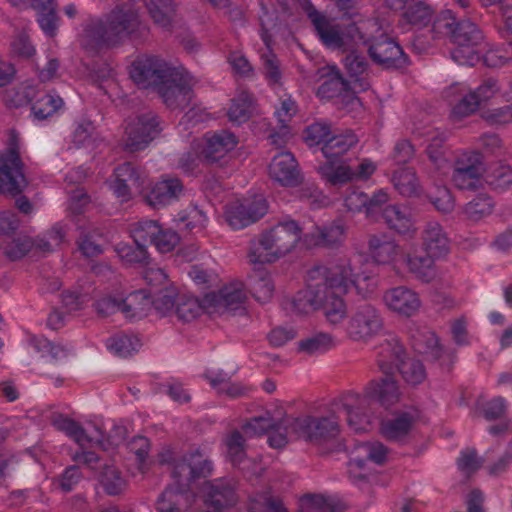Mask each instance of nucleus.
<instances>
[{
  "mask_svg": "<svg viewBox=\"0 0 512 512\" xmlns=\"http://www.w3.org/2000/svg\"><path fill=\"white\" fill-rule=\"evenodd\" d=\"M308 278L315 283H309L295 295L292 302L294 310L299 314H309L321 309L332 324L341 323L345 319L347 307L345 301L334 295L331 289L344 293L354 291L366 298L378 287L376 275L364 267L361 254L341 259L329 267H314L309 271Z\"/></svg>",
  "mask_w": 512,
  "mask_h": 512,
  "instance_id": "1",
  "label": "nucleus"
},
{
  "mask_svg": "<svg viewBox=\"0 0 512 512\" xmlns=\"http://www.w3.org/2000/svg\"><path fill=\"white\" fill-rule=\"evenodd\" d=\"M286 1L306 12L320 41L326 47L348 51L365 45L371 58L378 63L395 68L407 65V58L401 47L389 36L391 29L387 22L372 19L357 24L340 25L314 9L310 0Z\"/></svg>",
  "mask_w": 512,
  "mask_h": 512,
  "instance_id": "2",
  "label": "nucleus"
},
{
  "mask_svg": "<svg viewBox=\"0 0 512 512\" xmlns=\"http://www.w3.org/2000/svg\"><path fill=\"white\" fill-rule=\"evenodd\" d=\"M212 472V464L199 450L194 449L172 463V483L156 501L158 512H185L193 502H202L206 512H220L232 505L233 492L219 480L204 479Z\"/></svg>",
  "mask_w": 512,
  "mask_h": 512,
  "instance_id": "3",
  "label": "nucleus"
},
{
  "mask_svg": "<svg viewBox=\"0 0 512 512\" xmlns=\"http://www.w3.org/2000/svg\"><path fill=\"white\" fill-rule=\"evenodd\" d=\"M130 76L142 88H155L171 109H186L194 97V78L182 66L164 58L143 54L131 64Z\"/></svg>",
  "mask_w": 512,
  "mask_h": 512,
  "instance_id": "4",
  "label": "nucleus"
},
{
  "mask_svg": "<svg viewBox=\"0 0 512 512\" xmlns=\"http://www.w3.org/2000/svg\"><path fill=\"white\" fill-rule=\"evenodd\" d=\"M247 437H256L268 433L269 446L283 448L289 441L304 439L321 441L338 433V424L333 419H316L309 416L286 418L272 425L270 418H255L243 427Z\"/></svg>",
  "mask_w": 512,
  "mask_h": 512,
  "instance_id": "5",
  "label": "nucleus"
},
{
  "mask_svg": "<svg viewBox=\"0 0 512 512\" xmlns=\"http://www.w3.org/2000/svg\"><path fill=\"white\" fill-rule=\"evenodd\" d=\"M130 2L118 7L105 22L98 25V46L100 43L114 45L139 30L141 26L139 7H134L137 2H144L150 17L159 26L168 27L175 15L173 0H135Z\"/></svg>",
  "mask_w": 512,
  "mask_h": 512,
  "instance_id": "6",
  "label": "nucleus"
},
{
  "mask_svg": "<svg viewBox=\"0 0 512 512\" xmlns=\"http://www.w3.org/2000/svg\"><path fill=\"white\" fill-rule=\"evenodd\" d=\"M245 299L243 284L232 282L217 292L204 295L201 302L194 297L182 294L177 300L175 316L188 322L197 318L202 312L213 315H223L238 309Z\"/></svg>",
  "mask_w": 512,
  "mask_h": 512,
  "instance_id": "7",
  "label": "nucleus"
},
{
  "mask_svg": "<svg viewBox=\"0 0 512 512\" xmlns=\"http://www.w3.org/2000/svg\"><path fill=\"white\" fill-rule=\"evenodd\" d=\"M399 387L389 377L372 380L365 388L364 394H347L342 400V407L349 427L355 432H364L371 427L369 416L363 414L370 400L382 405H390L399 399Z\"/></svg>",
  "mask_w": 512,
  "mask_h": 512,
  "instance_id": "8",
  "label": "nucleus"
},
{
  "mask_svg": "<svg viewBox=\"0 0 512 512\" xmlns=\"http://www.w3.org/2000/svg\"><path fill=\"white\" fill-rule=\"evenodd\" d=\"M301 229L295 221L278 223L251 243L248 259L252 265L273 263L299 243Z\"/></svg>",
  "mask_w": 512,
  "mask_h": 512,
  "instance_id": "9",
  "label": "nucleus"
},
{
  "mask_svg": "<svg viewBox=\"0 0 512 512\" xmlns=\"http://www.w3.org/2000/svg\"><path fill=\"white\" fill-rule=\"evenodd\" d=\"M422 240L427 255H421L417 248L410 249L406 260L407 271L423 281H430L435 275L433 258L446 255L449 251L450 241L442 226L437 222H429L426 225L422 233Z\"/></svg>",
  "mask_w": 512,
  "mask_h": 512,
  "instance_id": "10",
  "label": "nucleus"
},
{
  "mask_svg": "<svg viewBox=\"0 0 512 512\" xmlns=\"http://www.w3.org/2000/svg\"><path fill=\"white\" fill-rule=\"evenodd\" d=\"M433 29L442 34L451 35L457 47L451 52L453 60L459 65H473L478 60L474 46L481 40L477 26L469 21L455 25L450 11L444 12L433 24Z\"/></svg>",
  "mask_w": 512,
  "mask_h": 512,
  "instance_id": "11",
  "label": "nucleus"
},
{
  "mask_svg": "<svg viewBox=\"0 0 512 512\" xmlns=\"http://www.w3.org/2000/svg\"><path fill=\"white\" fill-rule=\"evenodd\" d=\"M238 138L231 132L220 131L207 134L193 145V151L184 153L179 161L180 168L186 173H192L202 160L216 162L223 159L238 145Z\"/></svg>",
  "mask_w": 512,
  "mask_h": 512,
  "instance_id": "12",
  "label": "nucleus"
},
{
  "mask_svg": "<svg viewBox=\"0 0 512 512\" xmlns=\"http://www.w3.org/2000/svg\"><path fill=\"white\" fill-rule=\"evenodd\" d=\"M23 169L19 143L12 134L8 147L0 151V191L13 196L20 194L27 185Z\"/></svg>",
  "mask_w": 512,
  "mask_h": 512,
  "instance_id": "13",
  "label": "nucleus"
},
{
  "mask_svg": "<svg viewBox=\"0 0 512 512\" xmlns=\"http://www.w3.org/2000/svg\"><path fill=\"white\" fill-rule=\"evenodd\" d=\"M402 346L395 341L382 348L378 363L384 373H390L395 367L402 374L404 380L410 385H417L426 379V371L420 361L414 359L403 360Z\"/></svg>",
  "mask_w": 512,
  "mask_h": 512,
  "instance_id": "14",
  "label": "nucleus"
},
{
  "mask_svg": "<svg viewBox=\"0 0 512 512\" xmlns=\"http://www.w3.org/2000/svg\"><path fill=\"white\" fill-rule=\"evenodd\" d=\"M268 203L262 194L245 197L225 207L224 219L232 229H242L262 218Z\"/></svg>",
  "mask_w": 512,
  "mask_h": 512,
  "instance_id": "15",
  "label": "nucleus"
},
{
  "mask_svg": "<svg viewBox=\"0 0 512 512\" xmlns=\"http://www.w3.org/2000/svg\"><path fill=\"white\" fill-rule=\"evenodd\" d=\"M160 131L158 118L152 112L132 118L125 128L126 146L131 151L144 149L159 135Z\"/></svg>",
  "mask_w": 512,
  "mask_h": 512,
  "instance_id": "16",
  "label": "nucleus"
},
{
  "mask_svg": "<svg viewBox=\"0 0 512 512\" xmlns=\"http://www.w3.org/2000/svg\"><path fill=\"white\" fill-rule=\"evenodd\" d=\"M371 260L378 265H390L394 270H407V253L386 236H372L368 242Z\"/></svg>",
  "mask_w": 512,
  "mask_h": 512,
  "instance_id": "17",
  "label": "nucleus"
},
{
  "mask_svg": "<svg viewBox=\"0 0 512 512\" xmlns=\"http://www.w3.org/2000/svg\"><path fill=\"white\" fill-rule=\"evenodd\" d=\"M52 425L57 430L65 433L81 449V452L76 453L75 460L87 464L93 469V463L96 462V455L94 452L86 450V448L91 445V438L87 435L84 428L78 422L63 414L53 415Z\"/></svg>",
  "mask_w": 512,
  "mask_h": 512,
  "instance_id": "18",
  "label": "nucleus"
},
{
  "mask_svg": "<svg viewBox=\"0 0 512 512\" xmlns=\"http://www.w3.org/2000/svg\"><path fill=\"white\" fill-rule=\"evenodd\" d=\"M483 173L481 155L475 151H466L457 158L452 181L459 189H474L480 184Z\"/></svg>",
  "mask_w": 512,
  "mask_h": 512,
  "instance_id": "19",
  "label": "nucleus"
},
{
  "mask_svg": "<svg viewBox=\"0 0 512 512\" xmlns=\"http://www.w3.org/2000/svg\"><path fill=\"white\" fill-rule=\"evenodd\" d=\"M23 96V100H19L18 106L24 103H31V110L34 117L38 120H45L60 110L63 105V99L54 93H39L31 85H25L21 91L17 93Z\"/></svg>",
  "mask_w": 512,
  "mask_h": 512,
  "instance_id": "20",
  "label": "nucleus"
},
{
  "mask_svg": "<svg viewBox=\"0 0 512 512\" xmlns=\"http://www.w3.org/2000/svg\"><path fill=\"white\" fill-rule=\"evenodd\" d=\"M382 322L378 311L369 304L359 306L346 325L347 333L356 340L366 339L376 334Z\"/></svg>",
  "mask_w": 512,
  "mask_h": 512,
  "instance_id": "21",
  "label": "nucleus"
},
{
  "mask_svg": "<svg viewBox=\"0 0 512 512\" xmlns=\"http://www.w3.org/2000/svg\"><path fill=\"white\" fill-rule=\"evenodd\" d=\"M184 187L181 181L173 177H163L152 182L144 198L154 208H162L179 200Z\"/></svg>",
  "mask_w": 512,
  "mask_h": 512,
  "instance_id": "22",
  "label": "nucleus"
},
{
  "mask_svg": "<svg viewBox=\"0 0 512 512\" xmlns=\"http://www.w3.org/2000/svg\"><path fill=\"white\" fill-rule=\"evenodd\" d=\"M388 458L387 448L380 442H367L357 445L351 452L349 472L355 477H363L360 470L366 468L369 462L383 464Z\"/></svg>",
  "mask_w": 512,
  "mask_h": 512,
  "instance_id": "23",
  "label": "nucleus"
},
{
  "mask_svg": "<svg viewBox=\"0 0 512 512\" xmlns=\"http://www.w3.org/2000/svg\"><path fill=\"white\" fill-rule=\"evenodd\" d=\"M383 302L389 310L406 317L416 314L421 307L419 295L406 286L386 290Z\"/></svg>",
  "mask_w": 512,
  "mask_h": 512,
  "instance_id": "24",
  "label": "nucleus"
},
{
  "mask_svg": "<svg viewBox=\"0 0 512 512\" xmlns=\"http://www.w3.org/2000/svg\"><path fill=\"white\" fill-rule=\"evenodd\" d=\"M108 185L122 201L128 200L133 193H140L142 190L140 175L130 163L119 165L114 170Z\"/></svg>",
  "mask_w": 512,
  "mask_h": 512,
  "instance_id": "25",
  "label": "nucleus"
},
{
  "mask_svg": "<svg viewBox=\"0 0 512 512\" xmlns=\"http://www.w3.org/2000/svg\"><path fill=\"white\" fill-rule=\"evenodd\" d=\"M268 174L282 186L296 185L300 177L296 159L290 152L275 155L268 166Z\"/></svg>",
  "mask_w": 512,
  "mask_h": 512,
  "instance_id": "26",
  "label": "nucleus"
},
{
  "mask_svg": "<svg viewBox=\"0 0 512 512\" xmlns=\"http://www.w3.org/2000/svg\"><path fill=\"white\" fill-rule=\"evenodd\" d=\"M325 80L318 88L317 95L322 99H330L340 96L342 91L351 89L342 78L335 65H326L320 68L311 78L310 82Z\"/></svg>",
  "mask_w": 512,
  "mask_h": 512,
  "instance_id": "27",
  "label": "nucleus"
},
{
  "mask_svg": "<svg viewBox=\"0 0 512 512\" xmlns=\"http://www.w3.org/2000/svg\"><path fill=\"white\" fill-rule=\"evenodd\" d=\"M26 2L36 11V21L44 35L49 38L55 37L60 21L55 0H26Z\"/></svg>",
  "mask_w": 512,
  "mask_h": 512,
  "instance_id": "28",
  "label": "nucleus"
},
{
  "mask_svg": "<svg viewBox=\"0 0 512 512\" xmlns=\"http://www.w3.org/2000/svg\"><path fill=\"white\" fill-rule=\"evenodd\" d=\"M274 18L269 15L268 11L263 8V14L260 15V23L262 26L261 38L267 48V53L261 54L263 62V69L266 79L273 84L279 83L281 79V70L276 56L271 52V41L268 30L270 22H273Z\"/></svg>",
  "mask_w": 512,
  "mask_h": 512,
  "instance_id": "29",
  "label": "nucleus"
},
{
  "mask_svg": "<svg viewBox=\"0 0 512 512\" xmlns=\"http://www.w3.org/2000/svg\"><path fill=\"white\" fill-rule=\"evenodd\" d=\"M152 311V297L144 289L134 291L123 297L122 314L130 321L145 318Z\"/></svg>",
  "mask_w": 512,
  "mask_h": 512,
  "instance_id": "30",
  "label": "nucleus"
},
{
  "mask_svg": "<svg viewBox=\"0 0 512 512\" xmlns=\"http://www.w3.org/2000/svg\"><path fill=\"white\" fill-rule=\"evenodd\" d=\"M344 66L348 73V80H345L354 93L365 91L369 88L366 79L367 62L362 56L354 52L344 59Z\"/></svg>",
  "mask_w": 512,
  "mask_h": 512,
  "instance_id": "31",
  "label": "nucleus"
},
{
  "mask_svg": "<svg viewBox=\"0 0 512 512\" xmlns=\"http://www.w3.org/2000/svg\"><path fill=\"white\" fill-rule=\"evenodd\" d=\"M95 291L96 286L93 283L87 287L84 284H79L75 289L62 293V304L68 312L81 310L89 304L94 307L96 304Z\"/></svg>",
  "mask_w": 512,
  "mask_h": 512,
  "instance_id": "32",
  "label": "nucleus"
},
{
  "mask_svg": "<svg viewBox=\"0 0 512 512\" xmlns=\"http://www.w3.org/2000/svg\"><path fill=\"white\" fill-rule=\"evenodd\" d=\"M448 96L458 100L451 112V117L454 120H460L472 114L479 106V101L476 99V96L467 93L466 86L463 84L451 86L448 91Z\"/></svg>",
  "mask_w": 512,
  "mask_h": 512,
  "instance_id": "33",
  "label": "nucleus"
},
{
  "mask_svg": "<svg viewBox=\"0 0 512 512\" xmlns=\"http://www.w3.org/2000/svg\"><path fill=\"white\" fill-rule=\"evenodd\" d=\"M345 234V226L338 221H334L322 228L317 227L315 231L308 236L309 238H307L306 241L310 245L332 247L341 244L345 239Z\"/></svg>",
  "mask_w": 512,
  "mask_h": 512,
  "instance_id": "34",
  "label": "nucleus"
},
{
  "mask_svg": "<svg viewBox=\"0 0 512 512\" xmlns=\"http://www.w3.org/2000/svg\"><path fill=\"white\" fill-rule=\"evenodd\" d=\"M322 178L332 185H342L353 180L354 171L350 165L342 159H327L319 166Z\"/></svg>",
  "mask_w": 512,
  "mask_h": 512,
  "instance_id": "35",
  "label": "nucleus"
},
{
  "mask_svg": "<svg viewBox=\"0 0 512 512\" xmlns=\"http://www.w3.org/2000/svg\"><path fill=\"white\" fill-rule=\"evenodd\" d=\"M77 42L88 58L84 64L93 67L96 63V20L93 16H89L78 28Z\"/></svg>",
  "mask_w": 512,
  "mask_h": 512,
  "instance_id": "36",
  "label": "nucleus"
},
{
  "mask_svg": "<svg viewBox=\"0 0 512 512\" xmlns=\"http://www.w3.org/2000/svg\"><path fill=\"white\" fill-rule=\"evenodd\" d=\"M106 349L111 354L118 357H128L139 351L141 348V340L136 335L125 333H117L104 342Z\"/></svg>",
  "mask_w": 512,
  "mask_h": 512,
  "instance_id": "37",
  "label": "nucleus"
},
{
  "mask_svg": "<svg viewBox=\"0 0 512 512\" xmlns=\"http://www.w3.org/2000/svg\"><path fill=\"white\" fill-rule=\"evenodd\" d=\"M180 296H182V294L178 292L174 285H166L154 294L152 310L160 317L175 316L177 300Z\"/></svg>",
  "mask_w": 512,
  "mask_h": 512,
  "instance_id": "38",
  "label": "nucleus"
},
{
  "mask_svg": "<svg viewBox=\"0 0 512 512\" xmlns=\"http://www.w3.org/2000/svg\"><path fill=\"white\" fill-rule=\"evenodd\" d=\"M208 221L207 214L197 206L187 207L175 219V223L180 230H186L193 234L204 231Z\"/></svg>",
  "mask_w": 512,
  "mask_h": 512,
  "instance_id": "39",
  "label": "nucleus"
},
{
  "mask_svg": "<svg viewBox=\"0 0 512 512\" xmlns=\"http://www.w3.org/2000/svg\"><path fill=\"white\" fill-rule=\"evenodd\" d=\"M254 271L250 276L249 286L254 297L262 303L269 301L274 292V286L269 273L264 269H258V265H253Z\"/></svg>",
  "mask_w": 512,
  "mask_h": 512,
  "instance_id": "40",
  "label": "nucleus"
},
{
  "mask_svg": "<svg viewBox=\"0 0 512 512\" xmlns=\"http://www.w3.org/2000/svg\"><path fill=\"white\" fill-rule=\"evenodd\" d=\"M357 143V137L352 132L332 135L325 145L322 146V153L326 159H340L351 147Z\"/></svg>",
  "mask_w": 512,
  "mask_h": 512,
  "instance_id": "41",
  "label": "nucleus"
},
{
  "mask_svg": "<svg viewBox=\"0 0 512 512\" xmlns=\"http://www.w3.org/2000/svg\"><path fill=\"white\" fill-rule=\"evenodd\" d=\"M297 105L291 97H286L281 100L280 106L275 110V116L281 126L282 135L273 134L270 136L271 142L276 145H282L289 135L288 123L297 113Z\"/></svg>",
  "mask_w": 512,
  "mask_h": 512,
  "instance_id": "42",
  "label": "nucleus"
},
{
  "mask_svg": "<svg viewBox=\"0 0 512 512\" xmlns=\"http://www.w3.org/2000/svg\"><path fill=\"white\" fill-rule=\"evenodd\" d=\"M413 422L407 414H402L384 421L381 425V433L387 439L393 441L404 440L412 430Z\"/></svg>",
  "mask_w": 512,
  "mask_h": 512,
  "instance_id": "43",
  "label": "nucleus"
},
{
  "mask_svg": "<svg viewBox=\"0 0 512 512\" xmlns=\"http://www.w3.org/2000/svg\"><path fill=\"white\" fill-rule=\"evenodd\" d=\"M383 217L388 226L400 234H405L413 228L411 214L406 208L388 206L384 210Z\"/></svg>",
  "mask_w": 512,
  "mask_h": 512,
  "instance_id": "44",
  "label": "nucleus"
},
{
  "mask_svg": "<svg viewBox=\"0 0 512 512\" xmlns=\"http://www.w3.org/2000/svg\"><path fill=\"white\" fill-rule=\"evenodd\" d=\"M129 231L134 243L146 249L148 244H153L160 226L153 220H141L131 224Z\"/></svg>",
  "mask_w": 512,
  "mask_h": 512,
  "instance_id": "45",
  "label": "nucleus"
},
{
  "mask_svg": "<svg viewBox=\"0 0 512 512\" xmlns=\"http://www.w3.org/2000/svg\"><path fill=\"white\" fill-rule=\"evenodd\" d=\"M253 111V100L247 92H240L232 99L231 106L228 110L229 120L236 124L247 121Z\"/></svg>",
  "mask_w": 512,
  "mask_h": 512,
  "instance_id": "46",
  "label": "nucleus"
},
{
  "mask_svg": "<svg viewBox=\"0 0 512 512\" xmlns=\"http://www.w3.org/2000/svg\"><path fill=\"white\" fill-rule=\"evenodd\" d=\"M98 483L109 495H117L124 491L126 487L125 480L113 465H105L101 468L98 473Z\"/></svg>",
  "mask_w": 512,
  "mask_h": 512,
  "instance_id": "47",
  "label": "nucleus"
},
{
  "mask_svg": "<svg viewBox=\"0 0 512 512\" xmlns=\"http://www.w3.org/2000/svg\"><path fill=\"white\" fill-rule=\"evenodd\" d=\"M393 183L400 194L413 196L418 192V180L410 168H400L393 175Z\"/></svg>",
  "mask_w": 512,
  "mask_h": 512,
  "instance_id": "48",
  "label": "nucleus"
},
{
  "mask_svg": "<svg viewBox=\"0 0 512 512\" xmlns=\"http://www.w3.org/2000/svg\"><path fill=\"white\" fill-rule=\"evenodd\" d=\"M403 20L407 24L415 26H425L430 22L431 9L422 2L414 1L410 3L406 8L402 9Z\"/></svg>",
  "mask_w": 512,
  "mask_h": 512,
  "instance_id": "49",
  "label": "nucleus"
},
{
  "mask_svg": "<svg viewBox=\"0 0 512 512\" xmlns=\"http://www.w3.org/2000/svg\"><path fill=\"white\" fill-rule=\"evenodd\" d=\"M81 477L82 473L77 465L69 466L60 476L52 480V487L54 490L59 489L63 493H69L79 483Z\"/></svg>",
  "mask_w": 512,
  "mask_h": 512,
  "instance_id": "50",
  "label": "nucleus"
},
{
  "mask_svg": "<svg viewBox=\"0 0 512 512\" xmlns=\"http://www.w3.org/2000/svg\"><path fill=\"white\" fill-rule=\"evenodd\" d=\"M96 126L94 122L86 117H81L75 123V128L72 132V141L78 146H86L93 141Z\"/></svg>",
  "mask_w": 512,
  "mask_h": 512,
  "instance_id": "51",
  "label": "nucleus"
},
{
  "mask_svg": "<svg viewBox=\"0 0 512 512\" xmlns=\"http://www.w3.org/2000/svg\"><path fill=\"white\" fill-rule=\"evenodd\" d=\"M492 210V199L486 196H479L466 205L465 214L470 220L479 221L490 215Z\"/></svg>",
  "mask_w": 512,
  "mask_h": 512,
  "instance_id": "52",
  "label": "nucleus"
},
{
  "mask_svg": "<svg viewBox=\"0 0 512 512\" xmlns=\"http://www.w3.org/2000/svg\"><path fill=\"white\" fill-rule=\"evenodd\" d=\"M334 344V339L330 335L319 333L301 341L299 346L301 350L307 353L316 354L331 349Z\"/></svg>",
  "mask_w": 512,
  "mask_h": 512,
  "instance_id": "53",
  "label": "nucleus"
},
{
  "mask_svg": "<svg viewBox=\"0 0 512 512\" xmlns=\"http://www.w3.org/2000/svg\"><path fill=\"white\" fill-rule=\"evenodd\" d=\"M413 347L418 353L431 354L436 357L439 356L441 350L436 335L430 331H424L415 337Z\"/></svg>",
  "mask_w": 512,
  "mask_h": 512,
  "instance_id": "54",
  "label": "nucleus"
},
{
  "mask_svg": "<svg viewBox=\"0 0 512 512\" xmlns=\"http://www.w3.org/2000/svg\"><path fill=\"white\" fill-rule=\"evenodd\" d=\"M115 251L117 255L128 264L142 263L147 260V251L140 245L132 246L125 243H119Z\"/></svg>",
  "mask_w": 512,
  "mask_h": 512,
  "instance_id": "55",
  "label": "nucleus"
},
{
  "mask_svg": "<svg viewBox=\"0 0 512 512\" xmlns=\"http://www.w3.org/2000/svg\"><path fill=\"white\" fill-rule=\"evenodd\" d=\"M299 508V512H329L333 506L323 495H305L300 499Z\"/></svg>",
  "mask_w": 512,
  "mask_h": 512,
  "instance_id": "56",
  "label": "nucleus"
},
{
  "mask_svg": "<svg viewBox=\"0 0 512 512\" xmlns=\"http://www.w3.org/2000/svg\"><path fill=\"white\" fill-rule=\"evenodd\" d=\"M123 295L119 291L105 294L98 301V315H111L118 311L122 312Z\"/></svg>",
  "mask_w": 512,
  "mask_h": 512,
  "instance_id": "57",
  "label": "nucleus"
},
{
  "mask_svg": "<svg viewBox=\"0 0 512 512\" xmlns=\"http://www.w3.org/2000/svg\"><path fill=\"white\" fill-rule=\"evenodd\" d=\"M227 457L233 464H241L244 455V441L239 432H233L225 440Z\"/></svg>",
  "mask_w": 512,
  "mask_h": 512,
  "instance_id": "58",
  "label": "nucleus"
},
{
  "mask_svg": "<svg viewBox=\"0 0 512 512\" xmlns=\"http://www.w3.org/2000/svg\"><path fill=\"white\" fill-rule=\"evenodd\" d=\"M33 249V241L30 237L14 239L4 248V254L12 261L23 258Z\"/></svg>",
  "mask_w": 512,
  "mask_h": 512,
  "instance_id": "59",
  "label": "nucleus"
},
{
  "mask_svg": "<svg viewBox=\"0 0 512 512\" xmlns=\"http://www.w3.org/2000/svg\"><path fill=\"white\" fill-rule=\"evenodd\" d=\"M331 134L326 124L314 123L306 129L305 140L309 145H325Z\"/></svg>",
  "mask_w": 512,
  "mask_h": 512,
  "instance_id": "60",
  "label": "nucleus"
},
{
  "mask_svg": "<svg viewBox=\"0 0 512 512\" xmlns=\"http://www.w3.org/2000/svg\"><path fill=\"white\" fill-rule=\"evenodd\" d=\"M11 50L15 55L22 58H30L36 52L30 38L24 33H19L14 37L11 42Z\"/></svg>",
  "mask_w": 512,
  "mask_h": 512,
  "instance_id": "61",
  "label": "nucleus"
},
{
  "mask_svg": "<svg viewBox=\"0 0 512 512\" xmlns=\"http://www.w3.org/2000/svg\"><path fill=\"white\" fill-rule=\"evenodd\" d=\"M344 206L350 212H360L367 205L368 195L360 190L351 189L344 197Z\"/></svg>",
  "mask_w": 512,
  "mask_h": 512,
  "instance_id": "62",
  "label": "nucleus"
},
{
  "mask_svg": "<svg viewBox=\"0 0 512 512\" xmlns=\"http://www.w3.org/2000/svg\"><path fill=\"white\" fill-rule=\"evenodd\" d=\"M96 234L94 229H90L88 231H82L80 233L78 243V249L81 254L91 259L93 262V257L96 255Z\"/></svg>",
  "mask_w": 512,
  "mask_h": 512,
  "instance_id": "63",
  "label": "nucleus"
},
{
  "mask_svg": "<svg viewBox=\"0 0 512 512\" xmlns=\"http://www.w3.org/2000/svg\"><path fill=\"white\" fill-rule=\"evenodd\" d=\"M179 242V236L177 233L167 230L163 231L160 228L159 234L156 235L153 244L157 250L161 253H167L174 249Z\"/></svg>",
  "mask_w": 512,
  "mask_h": 512,
  "instance_id": "64",
  "label": "nucleus"
}]
</instances>
